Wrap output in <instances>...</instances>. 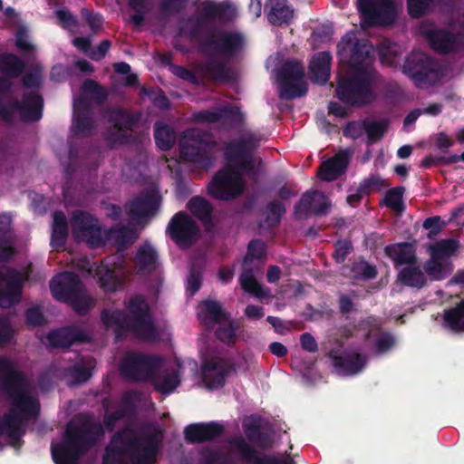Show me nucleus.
<instances>
[{"mask_svg":"<svg viewBox=\"0 0 464 464\" xmlns=\"http://www.w3.org/2000/svg\"><path fill=\"white\" fill-rule=\"evenodd\" d=\"M0 392L11 403L8 412L0 420V437L6 435L12 440H20L25 430L22 424L36 418L40 413L39 401L26 388V378L23 372L6 357L0 356Z\"/></svg>","mask_w":464,"mask_h":464,"instance_id":"obj_1","label":"nucleus"},{"mask_svg":"<svg viewBox=\"0 0 464 464\" xmlns=\"http://www.w3.org/2000/svg\"><path fill=\"white\" fill-rule=\"evenodd\" d=\"M161 446L158 433H140L126 426L106 446L102 464H154Z\"/></svg>","mask_w":464,"mask_h":464,"instance_id":"obj_2","label":"nucleus"},{"mask_svg":"<svg viewBox=\"0 0 464 464\" xmlns=\"http://www.w3.org/2000/svg\"><path fill=\"white\" fill-rule=\"evenodd\" d=\"M199 50L210 57L203 65L207 77L215 82H227L232 80V72L227 63L217 60L220 57L230 60L237 57L244 49L246 39L241 32L212 28L206 35L198 40Z\"/></svg>","mask_w":464,"mask_h":464,"instance_id":"obj_3","label":"nucleus"},{"mask_svg":"<svg viewBox=\"0 0 464 464\" xmlns=\"http://www.w3.org/2000/svg\"><path fill=\"white\" fill-rule=\"evenodd\" d=\"M101 320L106 328L115 327L117 342L122 341L128 334L145 341H155L159 337L149 304L140 295L130 298L126 310H102Z\"/></svg>","mask_w":464,"mask_h":464,"instance_id":"obj_4","label":"nucleus"},{"mask_svg":"<svg viewBox=\"0 0 464 464\" xmlns=\"http://www.w3.org/2000/svg\"><path fill=\"white\" fill-rule=\"evenodd\" d=\"M103 434L102 425L88 419L77 425L69 423L63 441L51 445L53 462L78 464L81 457L92 449Z\"/></svg>","mask_w":464,"mask_h":464,"instance_id":"obj_5","label":"nucleus"},{"mask_svg":"<svg viewBox=\"0 0 464 464\" xmlns=\"http://www.w3.org/2000/svg\"><path fill=\"white\" fill-rule=\"evenodd\" d=\"M378 73L353 72L349 77L342 79L335 89L337 98L350 106L363 107L376 100L373 83Z\"/></svg>","mask_w":464,"mask_h":464,"instance_id":"obj_6","label":"nucleus"},{"mask_svg":"<svg viewBox=\"0 0 464 464\" xmlns=\"http://www.w3.org/2000/svg\"><path fill=\"white\" fill-rule=\"evenodd\" d=\"M337 54L347 61L353 72L378 73L373 67L375 51L367 39L357 38L354 32L345 34L337 44Z\"/></svg>","mask_w":464,"mask_h":464,"instance_id":"obj_7","label":"nucleus"},{"mask_svg":"<svg viewBox=\"0 0 464 464\" xmlns=\"http://www.w3.org/2000/svg\"><path fill=\"white\" fill-rule=\"evenodd\" d=\"M53 297L69 304L79 314H86L91 310V299L84 294L82 283L76 273L63 272L50 282Z\"/></svg>","mask_w":464,"mask_h":464,"instance_id":"obj_8","label":"nucleus"},{"mask_svg":"<svg viewBox=\"0 0 464 464\" xmlns=\"http://www.w3.org/2000/svg\"><path fill=\"white\" fill-rule=\"evenodd\" d=\"M103 116L111 126L106 128L103 139L107 145L113 148L128 144L130 141L133 128L139 121V116L121 107L108 108Z\"/></svg>","mask_w":464,"mask_h":464,"instance_id":"obj_9","label":"nucleus"},{"mask_svg":"<svg viewBox=\"0 0 464 464\" xmlns=\"http://www.w3.org/2000/svg\"><path fill=\"white\" fill-rule=\"evenodd\" d=\"M44 99L35 92H24L22 100L12 99L7 103H0V118L6 123H13L14 114L20 113L24 122L38 121L43 116Z\"/></svg>","mask_w":464,"mask_h":464,"instance_id":"obj_10","label":"nucleus"},{"mask_svg":"<svg viewBox=\"0 0 464 464\" xmlns=\"http://www.w3.org/2000/svg\"><path fill=\"white\" fill-rule=\"evenodd\" d=\"M246 184L241 172L227 166L215 173L208 184V194L216 199L229 201L238 198L245 190Z\"/></svg>","mask_w":464,"mask_h":464,"instance_id":"obj_11","label":"nucleus"},{"mask_svg":"<svg viewBox=\"0 0 464 464\" xmlns=\"http://www.w3.org/2000/svg\"><path fill=\"white\" fill-rule=\"evenodd\" d=\"M276 78L281 99L293 100L306 94L307 85L304 80V70L300 62L285 61L277 70Z\"/></svg>","mask_w":464,"mask_h":464,"instance_id":"obj_12","label":"nucleus"},{"mask_svg":"<svg viewBox=\"0 0 464 464\" xmlns=\"http://www.w3.org/2000/svg\"><path fill=\"white\" fill-rule=\"evenodd\" d=\"M438 69V63L432 58L419 51L408 54L401 66L402 72L417 88L431 83L437 78Z\"/></svg>","mask_w":464,"mask_h":464,"instance_id":"obj_13","label":"nucleus"},{"mask_svg":"<svg viewBox=\"0 0 464 464\" xmlns=\"http://www.w3.org/2000/svg\"><path fill=\"white\" fill-rule=\"evenodd\" d=\"M205 5L200 9L197 17L189 18L193 24L188 32L191 39H198L199 33L204 25L213 22H218L221 24H228L234 21L237 16L236 9L228 2H203Z\"/></svg>","mask_w":464,"mask_h":464,"instance_id":"obj_14","label":"nucleus"},{"mask_svg":"<svg viewBox=\"0 0 464 464\" xmlns=\"http://www.w3.org/2000/svg\"><path fill=\"white\" fill-rule=\"evenodd\" d=\"M166 233L180 249H188L198 241L199 227L187 212L179 211L170 218Z\"/></svg>","mask_w":464,"mask_h":464,"instance_id":"obj_15","label":"nucleus"},{"mask_svg":"<svg viewBox=\"0 0 464 464\" xmlns=\"http://www.w3.org/2000/svg\"><path fill=\"white\" fill-rule=\"evenodd\" d=\"M234 452L243 464H296L288 452L263 453L250 445L243 437H237L230 442Z\"/></svg>","mask_w":464,"mask_h":464,"instance_id":"obj_16","label":"nucleus"},{"mask_svg":"<svg viewBox=\"0 0 464 464\" xmlns=\"http://www.w3.org/2000/svg\"><path fill=\"white\" fill-rule=\"evenodd\" d=\"M161 359L138 353H128L120 365L121 373L132 381H148L160 368Z\"/></svg>","mask_w":464,"mask_h":464,"instance_id":"obj_17","label":"nucleus"},{"mask_svg":"<svg viewBox=\"0 0 464 464\" xmlns=\"http://www.w3.org/2000/svg\"><path fill=\"white\" fill-rule=\"evenodd\" d=\"M362 27L391 25L397 19L396 2H356Z\"/></svg>","mask_w":464,"mask_h":464,"instance_id":"obj_18","label":"nucleus"},{"mask_svg":"<svg viewBox=\"0 0 464 464\" xmlns=\"http://www.w3.org/2000/svg\"><path fill=\"white\" fill-rule=\"evenodd\" d=\"M179 147L180 158L185 161L192 162L203 169L212 166L211 146L200 134L190 135L186 132L179 140Z\"/></svg>","mask_w":464,"mask_h":464,"instance_id":"obj_19","label":"nucleus"},{"mask_svg":"<svg viewBox=\"0 0 464 464\" xmlns=\"http://www.w3.org/2000/svg\"><path fill=\"white\" fill-rule=\"evenodd\" d=\"M72 235L76 239L85 240L92 247L103 244L102 227L96 218L83 210H74L71 218Z\"/></svg>","mask_w":464,"mask_h":464,"instance_id":"obj_20","label":"nucleus"},{"mask_svg":"<svg viewBox=\"0 0 464 464\" xmlns=\"http://www.w3.org/2000/svg\"><path fill=\"white\" fill-rule=\"evenodd\" d=\"M162 198L156 189H148L140 196L126 203L125 208L133 220L140 222L143 218L155 216L160 206Z\"/></svg>","mask_w":464,"mask_h":464,"instance_id":"obj_21","label":"nucleus"},{"mask_svg":"<svg viewBox=\"0 0 464 464\" xmlns=\"http://www.w3.org/2000/svg\"><path fill=\"white\" fill-rule=\"evenodd\" d=\"M21 274L14 268L0 271V306L10 308L19 303L22 295Z\"/></svg>","mask_w":464,"mask_h":464,"instance_id":"obj_22","label":"nucleus"},{"mask_svg":"<svg viewBox=\"0 0 464 464\" xmlns=\"http://www.w3.org/2000/svg\"><path fill=\"white\" fill-rule=\"evenodd\" d=\"M430 47L438 53L449 54L458 53L464 47L461 34H454L446 29H433L425 33Z\"/></svg>","mask_w":464,"mask_h":464,"instance_id":"obj_23","label":"nucleus"},{"mask_svg":"<svg viewBox=\"0 0 464 464\" xmlns=\"http://www.w3.org/2000/svg\"><path fill=\"white\" fill-rule=\"evenodd\" d=\"M329 357L333 366L338 373L343 375H353L360 372L367 364L368 357L357 351H344L341 354L330 352Z\"/></svg>","mask_w":464,"mask_h":464,"instance_id":"obj_24","label":"nucleus"},{"mask_svg":"<svg viewBox=\"0 0 464 464\" xmlns=\"http://www.w3.org/2000/svg\"><path fill=\"white\" fill-rule=\"evenodd\" d=\"M46 338L53 348H69L74 343H84L91 341L89 334L77 325L53 330Z\"/></svg>","mask_w":464,"mask_h":464,"instance_id":"obj_25","label":"nucleus"},{"mask_svg":"<svg viewBox=\"0 0 464 464\" xmlns=\"http://www.w3.org/2000/svg\"><path fill=\"white\" fill-rule=\"evenodd\" d=\"M224 431V426L218 422H198L188 425L184 430V437L190 444L202 443L219 438Z\"/></svg>","mask_w":464,"mask_h":464,"instance_id":"obj_26","label":"nucleus"},{"mask_svg":"<svg viewBox=\"0 0 464 464\" xmlns=\"http://www.w3.org/2000/svg\"><path fill=\"white\" fill-rule=\"evenodd\" d=\"M203 381L209 389H219L226 384L227 376L234 370L233 366L221 361H206L201 366Z\"/></svg>","mask_w":464,"mask_h":464,"instance_id":"obj_27","label":"nucleus"},{"mask_svg":"<svg viewBox=\"0 0 464 464\" xmlns=\"http://www.w3.org/2000/svg\"><path fill=\"white\" fill-rule=\"evenodd\" d=\"M262 419L251 416L247 421H244L243 429L247 440L263 450L271 449L274 446L272 432L266 431L262 428Z\"/></svg>","mask_w":464,"mask_h":464,"instance_id":"obj_28","label":"nucleus"},{"mask_svg":"<svg viewBox=\"0 0 464 464\" xmlns=\"http://www.w3.org/2000/svg\"><path fill=\"white\" fill-rule=\"evenodd\" d=\"M262 419L251 416L247 421H244L243 429L247 440L263 450L271 449L274 446L272 432L266 431L262 428Z\"/></svg>","mask_w":464,"mask_h":464,"instance_id":"obj_29","label":"nucleus"},{"mask_svg":"<svg viewBox=\"0 0 464 464\" xmlns=\"http://www.w3.org/2000/svg\"><path fill=\"white\" fill-rule=\"evenodd\" d=\"M384 253L392 259L395 268L415 265L418 261L415 248L407 242L390 244L384 247Z\"/></svg>","mask_w":464,"mask_h":464,"instance_id":"obj_30","label":"nucleus"},{"mask_svg":"<svg viewBox=\"0 0 464 464\" xmlns=\"http://www.w3.org/2000/svg\"><path fill=\"white\" fill-rule=\"evenodd\" d=\"M258 146L257 140L252 133H247L237 140L229 142L226 147V157L230 162L252 155L253 150Z\"/></svg>","mask_w":464,"mask_h":464,"instance_id":"obj_31","label":"nucleus"},{"mask_svg":"<svg viewBox=\"0 0 464 464\" xmlns=\"http://www.w3.org/2000/svg\"><path fill=\"white\" fill-rule=\"evenodd\" d=\"M332 55L329 52L316 53L310 62L309 74L313 82L324 85L331 75Z\"/></svg>","mask_w":464,"mask_h":464,"instance_id":"obj_32","label":"nucleus"},{"mask_svg":"<svg viewBox=\"0 0 464 464\" xmlns=\"http://www.w3.org/2000/svg\"><path fill=\"white\" fill-rule=\"evenodd\" d=\"M351 154L344 150L336 153L321 166V179L332 181L343 174L349 165Z\"/></svg>","mask_w":464,"mask_h":464,"instance_id":"obj_33","label":"nucleus"},{"mask_svg":"<svg viewBox=\"0 0 464 464\" xmlns=\"http://www.w3.org/2000/svg\"><path fill=\"white\" fill-rule=\"evenodd\" d=\"M135 265L139 274H150L159 265V254L150 243L139 246L135 255Z\"/></svg>","mask_w":464,"mask_h":464,"instance_id":"obj_34","label":"nucleus"},{"mask_svg":"<svg viewBox=\"0 0 464 464\" xmlns=\"http://www.w3.org/2000/svg\"><path fill=\"white\" fill-rule=\"evenodd\" d=\"M202 310L198 314V318L201 322L212 328L213 324L223 323L224 320L229 319V314L223 310L219 302L215 300H204L201 304Z\"/></svg>","mask_w":464,"mask_h":464,"instance_id":"obj_35","label":"nucleus"},{"mask_svg":"<svg viewBox=\"0 0 464 464\" xmlns=\"http://www.w3.org/2000/svg\"><path fill=\"white\" fill-rule=\"evenodd\" d=\"M264 8H269L267 19L273 25L289 24L294 18L295 10L286 2H266Z\"/></svg>","mask_w":464,"mask_h":464,"instance_id":"obj_36","label":"nucleus"},{"mask_svg":"<svg viewBox=\"0 0 464 464\" xmlns=\"http://www.w3.org/2000/svg\"><path fill=\"white\" fill-rule=\"evenodd\" d=\"M286 212L285 204L279 199L270 201L264 210V221L258 223L259 227L272 230L279 227L284 215Z\"/></svg>","mask_w":464,"mask_h":464,"instance_id":"obj_37","label":"nucleus"},{"mask_svg":"<svg viewBox=\"0 0 464 464\" xmlns=\"http://www.w3.org/2000/svg\"><path fill=\"white\" fill-rule=\"evenodd\" d=\"M397 278L403 285L417 289L424 287L427 284L426 276L417 264L401 268Z\"/></svg>","mask_w":464,"mask_h":464,"instance_id":"obj_38","label":"nucleus"},{"mask_svg":"<svg viewBox=\"0 0 464 464\" xmlns=\"http://www.w3.org/2000/svg\"><path fill=\"white\" fill-rule=\"evenodd\" d=\"M53 227L51 235V246L54 248L63 247L68 237V223L63 211H54L53 214Z\"/></svg>","mask_w":464,"mask_h":464,"instance_id":"obj_39","label":"nucleus"},{"mask_svg":"<svg viewBox=\"0 0 464 464\" xmlns=\"http://www.w3.org/2000/svg\"><path fill=\"white\" fill-rule=\"evenodd\" d=\"M92 375V367L88 365L83 359L63 369V376L72 385L83 383L87 382Z\"/></svg>","mask_w":464,"mask_h":464,"instance_id":"obj_40","label":"nucleus"},{"mask_svg":"<svg viewBox=\"0 0 464 464\" xmlns=\"http://www.w3.org/2000/svg\"><path fill=\"white\" fill-rule=\"evenodd\" d=\"M25 63L14 53L0 55V72L10 79L18 78L24 72Z\"/></svg>","mask_w":464,"mask_h":464,"instance_id":"obj_41","label":"nucleus"},{"mask_svg":"<svg viewBox=\"0 0 464 464\" xmlns=\"http://www.w3.org/2000/svg\"><path fill=\"white\" fill-rule=\"evenodd\" d=\"M187 208L202 223H209L212 219L213 207L201 196L192 197L187 203Z\"/></svg>","mask_w":464,"mask_h":464,"instance_id":"obj_42","label":"nucleus"},{"mask_svg":"<svg viewBox=\"0 0 464 464\" xmlns=\"http://www.w3.org/2000/svg\"><path fill=\"white\" fill-rule=\"evenodd\" d=\"M100 287L105 293H115L124 285L123 279L116 271L108 266H102L98 269Z\"/></svg>","mask_w":464,"mask_h":464,"instance_id":"obj_43","label":"nucleus"},{"mask_svg":"<svg viewBox=\"0 0 464 464\" xmlns=\"http://www.w3.org/2000/svg\"><path fill=\"white\" fill-rule=\"evenodd\" d=\"M154 139L160 150L168 151L175 144L176 134L174 130L167 123L156 121L154 124Z\"/></svg>","mask_w":464,"mask_h":464,"instance_id":"obj_44","label":"nucleus"},{"mask_svg":"<svg viewBox=\"0 0 464 464\" xmlns=\"http://www.w3.org/2000/svg\"><path fill=\"white\" fill-rule=\"evenodd\" d=\"M150 380L152 382L154 389L165 395L171 393L180 382L179 374L174 370L168 372L162 377L155 372Z\"/></svg>","mask_w":464,"mask_h":464,"instance_id":"obj_45","label":"nucleus"},{"mask_svg":"<svg viewBox=\"0 0 464 464\" xmlns=\"http://www.w3.org/2000/svg\"><path fill=\"white\" fill-rule=\"evenodd\" d=\"M404 191L405 188L402 186H397L388 189L383 198L381 200L380 206H385L401 215L405 209L403 202Z\"/></svg>","mask_w":464,"mask_h":464,"instance_id":"obj_46","label":"nucleus"},{"mask_svg":"<svg viewBox=\"0 0 464 464\" xmlns=\"http://www.w3.org/2000/svg\"><path fill=\"white\" fill-rule=\"evenodd\" d=\"M218 327L215 331L216 337L223 343L231 346L236 343L237 341V331L238 330V324L231 319L224 320L223 323H218Z\"/></svg>","mask_w":464,"mask_h":464,"instance_id":"obj_47","label":"nucleus"},{"mask_svg":"<svg viewBox=\"0 0 464 464\" xmlns=\"http://www.w3.org/2000/svg\"><path fill=\"white\" fill-rule=\"evenodd\" d=\"M444 321L454 332H464V300L445 311Z\"/></svg>","mask_w":464,"mask_h":464,"instance_id":"obj_48","label":"nucleus"},{"mask_svg":"<svg viewBox=\"0 0 464 464\" xmlns=\"http://www.w3.org/2000/svg\"><path fill=\"white\" fill-rule=\"evenodd\" d=\"M239 283L241 285V288L250 295H255L258 298H263L267 296V293L263 288L262 285H260L254 274L252 269H244L242 272L240 277H239Z\"/></svg>","mask_w":464,"mask_h":464,"instance_id":"obj_49","label":"nucleus"},{"mask_svg":"<svg viewBox=\"0 0 464 464\" xmlns=\"http://www.w3.org/2000/svg\"><path fill=\"white\" fill-rule=\"evenodd\" d=\"M459 248V242L455 239H441L430 246V256L432 258L440 260L450 257Z\"/></svg>","mask_w":464,"mask_h":464,"instance_id":"obj_50","label":"nucleus"},{"mask_svg":"<svg viewBox=\"0 0 464 464\" xmlns=\"http://www.w3.org/2000/svg\"><path fill=\"white\" fill-rule=\"evenodd\" d=\"M152 4L153 2H128L129 7L133 11L129 15L128 22L135 28L140 27L144 23L145 14L151 10Z\"/></svg>","mask_w":464,"mask_h":464,"instance_id":"obj_51","label":"nucleus"},{"mask_svg":"<svg viewBox=\"0 0 464 464\" xmlns=\"http://www.w3.org/2000/svg\"><path fill=\"white\" fill-rule=\"evenodd\" d=\"M130 231L125 227H116L110 228L106 233L108 240L112 241L118 249H124L132 243Z\"/></svg>","mask_w":464,"mask_h":464,"instance_id":"obj_52","label":"nucleus"},{"mask_svg":"<svg viewBox=\"0 0 464 464\" xmlns=\"http://www.w3.org/2000/svg\"><path fill=\"white\" fill-rule=\"evenodd\" d=\"M219 111L221 121H224L225 125L228 128L238 127L244 121V115L237 106H221Z\"/></svg>","mask_w":464,"mask_h":464,"instance_id":"obj_53","label":"nucleus"},{"mask_svg":"<svg viewBox=\"0 0 464 464\" xmlns=\"http://www.w3.org/2000/svg\"><path fill=\"white\" fill-rule=\"evenodd\" d=\"M198 456L197 464H230L224 453L212 448H203L199 450Z\"/></svg>","mask_w":464,"mask_h":464,"instance_id":"obj_54","label":"nucleus"},{"mask_svg":"<svg viewBox=\"0 0 464 464\" xmlns=\"http://www.w3.org/2000/svg\"><path fill=\"white\" fill-rule=\"evenodd\" d=\"M363 129L367 133V144L372 145L383 137L387 129V122L363 121Z\"/></svg>","mask_w":464,"mask_h":464,"instance_id":"obj_55","label":"nucleus"},{"mask_svg":"<svg viewBox=\"0 0 464 464\" xmlns=\"http://www.w3.org/2000/svg\"><path fill=\"white\" fill-rule=\"evenodd\" d=\"M389 186L390 183L386 179L376 174L370 175L359 185L360 191L363 192L365 195H370L375 191H381L382 188H386Z\"/></svg>","mask_w":464,"mask_h":464,"instance_id":"obj_56","label":"nucleus"},{"mask_svg":"<svg viewBox=\"0 0 464 464\" xmlns=\"http://www.w3.org/2000/svg\"><path fill=\"white\" fill-rule=\"evenodd\" d=\"M93 129L92 114L74 113L73 131L76 135L89 136Z\"/></svg>","mask_w":464,"mask_h":464,"instance_id":"obj_57","label":"nucleus"},{"mask_svg":"<svg viewBox=\"0 0 464 464\" xmlns=\"http://www.w3.org/2000/svg\"><path fill=\"white\" fill-rule=\"evenodd\" d=\"M317 190L305 191L295 203L294 208V213L296 217L307 215L310 211H313L312 205L315 200Z\"/></svg>","mask_w":464,"mask_h":464,"instance_id":"obj_58","label":"nucleus"},{"mask_svg":"<svg viewBox=\"0 0 464 464\" xmlns=\"http://www.w3.org/2000/svg\"><path fill=\"white\" fill-rule=\"evenodd\" d=\"M266 256V246L261 239H252L247 246L245 262H252L254 259H264Z\"/></svg>","mask_w":464,"mask_h":464,"instance_id":"obj_59","label":"nucleus"},{"mask_svg":"<svg viewBox=\"0 0 464 464\" xmlns=\"http://www.w3.org/2000/svg\"><path fill=\"white\" fill-rule=\"evenodd\" d=\"M203 269L197 265H192L188 276L187 291L195 295L202 285Z\"/></svg>","mask_w":464,"mask_h":464,"instance_id":"obj_60","label":"nucleus"},{"mask_svg":"<svg viewBox=\"0 0 464 464\" xmlns=\"http://www.w3.org/2000/svg\"><path fill=\"white\" fill-rule=\"evenodd\" d=\"M82 16L94 34L102 30L104 19L99 13L83 8L82 10Z\"/></svg>","mask_w":464,"mask_h":464,"instance_id":"obj_61","label":"nucleus"},{"mask_svg":"<svg viewBox=\"0 0 464 464\" xmlns=\"http://www.w3.org/2000/svg\"><path fill=\"white\" fill-rule=\"evenodd\" d=\"M395 345V338L389 333H382L374 341L375 352L383 354Z\"/></svg>","mask_w":464,"mask_h":464,"instance_id":"obj_62","label":"nucleus"},{"mask_svg":"<svg viewBox=\"0 0 464 464\" xmlns=\"http://www.w3.org/2000/svg\"><path fill=\"white\" fill-rule=\"evenodd\" d=\"M353 249V245L349 240H338L334 244V251L333 257L338 264H342L345 261L348 255Z\"/></svg>","mask_w":464,"mask_h":464,"instance_id":"obj_63","label":"nucleus"},{"mask_svg":"<svg viewBox=\"0 0 464 464\" xmlns=\"http://www.w3.org/2000/svg\"><path fill=\"white\" fill-rule=\"evenodd\" d=\"M425 273L430 277L431 280L442 279V265L438 258H430L423 265Z\"/></svg>","mask_w":464,"mask_h":464,"instance_id":"obj_64","label":"nucleus"}]
</instances>
